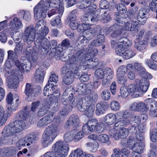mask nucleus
I'll list each match as a JSON object with an SVG mask.
<instances>
[{
    "label": "nucleus",
    "mask_w": 157,
    "mask_h": 157,
    "mask_svg": "<svg viewBox=\"0 0 157 157\" xmlns=\"http://www.w3.org/2000/svg\"><path fill=\"white\" fill-rule=\"evenodd\" d=\"M45 22L44 20H39L35 25L36 33L33 25H30L27 27L24 33V42L30 44L33 43L35 38L36 39L35 41H36L45 37L49 32V29L45 26Z\"/></svg>",
    "instance_id": "nucleus-1"
},
{
    "label": "nucleus",
    "mask_w": 157,
    "mask_h": 157,
    "mask_svg": "<svg viewBox=\"0 0 157 157\" xmlns=\"http://www.w3.org/2000/svg\"><path fill=\"white\" fill-rule=\"evenodd\" d=\"M26 124L22 121L16 120L11 122L4 127L1 133L4 138L11 139L12 136L20 132L25 128Z\"/></svg>",
    "instance_id": "nucleus-2"
},
{
    "label": "nucleus",
    "mask_w": 157,
    "mask_h": 157,
    "mask_svg": "<svg viewBox=\"0 0 157 157\" xmlns=\"http://www.w3.org/2000/svg\"><path fill=\"white\" fill-rule=\"evenodd\" d=\"M78 52L75 53L70 59L69 62L65 63L62 69V74L66 75L69 74H73L79 75L81 72L80 70L77 71L79 66L81 63L82 58H80V54Z\"/></svg>",
    "instance_id": "nucleus-3"
},
{
    "label": "nucleus",
    "mask_w": 157,
    "mask_h": 157,
    "mask_svg": "<svg viewBox=\"0 0 157 157\" xmlns=\"http://www.w3.org/2000/svg\"><path fill=\"white\" fill-rule=\"evenodd\" d=\"M59 0H52L50 3H46L43 0H41L34 8L33 13L34 18L38 20L45 18L47 13L50 7H57Z\"/></svg>",
    "instance_id": "nucleus-4"
},
{
    "label": "nucleus",
    "mask_w": 157,
    "mask_h": 157,
    "mask_svg": "<svg viewBox=\"0 0 157 157\" xmlns=\"http://www.w3.org/2000/svg\"><path fill=\"white\" fill-rule=\"evenodd\" d=\"M52 150L46 153L44 157H65L69 150V144L59 141L53 145Z\"/></svg>",
    "instance_id": "nucleus-5"
},
{
    "label": "nucleus",
    "mask_w": 157,
    "mask_h": 157,
    "mask_svg": "<svg viewBox=\"0 0 157 157\" xmlns=\"http://www.w3.org/2000/svg\"><path fill=\"white\" fill-rule=\"evenodd\" d=\"M59 132V127L51 124L45 130L42 135V145L44 147L49 145L58 135Z\"/></svg>",
    "instance_id": "nucleus-6"
},
{
    "label": "nucleus",
    "mask_w": 157,
    "mask_h": 157,
    "mask_svg": "<svg viewBox=\"0 0 157 157\" xmlns=\"http://www.w3.org/2000/svg\"><path fill=\"white\" fill-rule=\"evenodd\" d=\"M73 91L70 88H67L63 93L61 101L63 105H66L69 104L72 108L77 107L78 105L82 103L84 100L83 98L76 97L74 99L73 97Z\"/></svg>",
    "instance_id": "nucleus-7"
},
{
    "label": "nucleus",
    "mask_w": 157,
    "mask_h": 157,
    "mask_svg": "<svg viewBox=\"0 0 157 157\" xmlns=\"http://www.w3.org/2000/svg\"><path fill=\"white\" fill-rule=\"evenodd\" d=\"M89 49L88 50L87 53L86 54L85 51V48H83L82 46L79 45L78 48H76L75 53H77L78 52L80 53V58H82L81 60V63H84V60L86 59L91 58L92 57L96 56L98 53V50L95 48H89Z\"/></svg>",
    "instance_id": "nucleus-8"
},
{
    "label": "nucleus",
    "mask_w": 157,
    "mask_h": 157,
    "mask_svg": "<svg viewBox=\"0 0 157 157\" xmlns=\"http://www.w3.org/2000/svg\"><path fill=\"white\" fill-rule=\"evenodd\" d=\"M34 42L36 48L39 49L41 55H46L49 45V41L48 39L44 37L41 39L37 40Z\"/></svg>",
    "instance_id": "nucleus-9"
},
{
    "label": "nucleus",
    "mask_w": 157,
    "mask_h": 157,
    "mask_svg": "<svg viewBox=\"0 0 157 157\" xmlns=\"http://www.w3.org/2000/svg\"><path fill=\"white\" fill-rule=\"evenodd\" d=\"M7 107L9 111L13 112L17 109L19 99L18 98H14L13 94L10 92L7 95L6 99Z\"/></svg>",
    "instance_id": "nucleus-10"
},
{
    "label": "nucleus",
    "mask_w": 157,
    "mask_h": 157,
    "mask_svg": "<svg viewBox=\"0 0 157 157\" xmlns=\"http://www.w3.org/2000/svg\"><path fill=\"white\" fill-rule=\"evenodd\" d=\"M142 77L143 78L140 80L137 79V82L140 84V88L143 92H145L148 90L149 85V81L146 78L151 79L152 76L150 74L146 71Z\"/></svg>",
    "instance_id": "nucleus-11"
},
{
    "label": "nucleus",
    "mask_w": 157,
    "mask_h": 157,
    "mask_svg": "<svg viewBox=\"0 0 157 157\" xmlns=\"http://www.w3.org/2000/svg\"><path fill=\"white\" fill-rule=\"evenodd\" d=\"M33 115V113L29 107L26 106L23 109L20 111L16 115L15 117L19 121H26Z\"/></svg>",
    "instance_id": "nucleus-12"
},
{
    "label": "nucleus",
    "mask_w": 157,
    "mask_h": 157,
    "mask_svg": "<svg viewBox=\"0 0 157 157\" xmlns=\"http://www.w3.org/2000/svg\"><path fill=\"white\" fill-rule=\"evenodd\" d=\"M149 10L145 8H142L136 11L139 24L144 25L145 24L149 16Z\"/></svg>",
    "instance_id": "nucleus-13"
},
{
    "label": "nucleus",
    "mask_w": 157,
    "mask_h": 157,
    "mask_svg": "<svg viewBox=\"0 0 157 157\" xmlns=\"http://www.w3.org/2000/svg\"><path fill=\"white\" fill-rule=\"evenodd\" d=\"M90 68V65L87 63H81L79 66L78 68L77 71L80 70L81 71V73L78 76H80V80L83 82H87L89 79V76L88 74L83 72L85 70Z\"/></svg>",
    "instance_id": "nucleus-14"
},
{
    "label": "nucleus",
    "mask_w": 157,
    "mask_h": 157,
    "mask_svg": "<svg viewBox=\"0 0 157 157\" xmlns=\"http://www.w3.org/2000/svg\"><path fill=\"white\" fill-rule=\"evenodd\" d=\"M136 85L138 86V88L136 86L131 84L128 85L127 88L128 93L131 94L132 97L133 98L139 97L140 91L143 92L140 88V84L137 83V79L136 80Z\"/></svg>",
    "instance_id": "nucleus-15"
},
{
    "label": "nucleus",
    "mask_w": 157,
    "mask_h": 157,
    "mask_svg": "<svg viewBox=\"0 0 157 157\" xmlns=\"http://www.w3.org/2000/svg\"><path fill=\"white\" fill-rule=\"evenodd\" d=\"M120 47L117 48L116 50L117 55L122 56L125 59H128L133 57L135 55V52L132 49H129L127 50H122Z\"/></svg>",
    "instance_id": "nucleus-16"
},
{
    "label": "nucleus",
    "mask_w": 157,
    "mask_h": 157,
    "mask_svg": "<svg viewBox=\"0 0 157 157\" xmlns=\"http://www.w3.org/2000/svg\"><path fill=\"white\" fill-rule=\"evenodd\" d=\"M90 84L86 85L84 83H80L76 86V91L80 94L86 95L91 93V90L90 89Z\"/></svg>",
    "instance_id": "nucleus-17"
},
{
    "label": "nucleus",
    "mask_w": 157,
    "mask_h": 157,
    "mask_svg": "<svg viewBox=\"0 0 157 157\" xmlns=\"http://www.w3.org/2000/svg\"><path fill=\"white\" fill-rule=\"evenodd\" d=\"M50 101L47 99L43 101L42 106L40 107L37 113V115L39 117H42L46 114L49 108Z\"/></svg>",
    "instance_id": "nucleus-18"
},
{
    "label": "nucleus",
    "mask_w": 157,
    "mask_h": 157,
    "mask_svg": "<svg viewBox=\"0 0 157 157\" xmlns=\"http://www.w3.org/2000/svg\"><path fill=\"white\" fill-rule=\"evenodd\" d=\"M79 123V119L78 116L73 114L71 116L66 123L65 128H68L70 127H75L78 126Z\"/></svg>",
    "instance_id": "nucleus-19"
},
{
    "label": "nucleus",
    "mask_w": 157,
    "mask_h": 157,
    "mask_svg": "<svg viewBox=\"0 0 157 157\" xmlns=\"http://www.w3.org/2000/svg\"><path fill=\"white\" fill-rule=\"evenodd\" d=\"M12 77L8 78V86L10 88L15 89L18 86L19 80H21L20 79L23 78V76L21 74L17 76Z\"/></svg>",
    "instance_id": "nucleus-20"
},
{
    "label": "nucleus",
    "mask_w": 157,
    "mask_h": 157,
    "mask_svg": "<svg viewBox=\"0 0 157 157\" xmlns=\"http://www.w3.org/2000/svg\"><path fill=\"white\" fill-rule=\"evenodd\" d=\"M54 118L52 113H50L41 119L38 122L37 125L39 127L46 125L51 122Z\"/></svg>",
    "instance_id": "nucleus-21"
},
{
    "label": "nucleus",
    "mask_w": 157,
    "mask_h": 157,
    "mask_svg": "<svg viewBox=\"0 0 157 157\" xmlns=\"http://www.w3.org/2000/svg\"><path fill=\"white\" fill-rule=\"evenodd\" d=\"M101 32L99 33L98 35L97 39L92 41L89 44V48H91L93 47H99L102 45L104 43L105 40V37L104 34L101 33Z\"/></svg>",
    "instance_id": "nucleus-22"
},
{
    "label": "nucleus",
    "mask_w": 157,
    "mask_h": 157,
    "mask_svg": "<svg viewBox=\"0 0 157 157\" xmlns=\"http://www.w3.org/2000/svg\"><path fill=\"white\" fill-rule=\"evenodd\" d=\"M121 28V25L117 23H115L110 27L109 30L114 31L111 33V36L116 38H120L121 36V32L120 30Z\"/></svg>",
    "instance_id": "nucleus-23"
},
{
    "label": "nucleus",
    "mask_w": 157,
    "mask_h": 157,
    "mask_svg": "<svg viewBox=\"0 0 157 157\" xmlns=\"http://www.w3.org/2000/svg\"><path fill=\"white\" fill-rule=\"evenodd\" d=\"M43 94L45 96H48L49 95L52 96V100L58 101L59 99L60 94L58 90H56L52 92L51 90H48L47 87H45L44 88Z\"/></svg>",
    "instance_id": "nucleus-24"
},
{
    "label": "nucleus",
    "mask_w": 157,
    "mask_h": 157,
    "mask_svg": "<svg viewBox=\"0 0 157 157\" xmlns=\"http://www.w3.org/2000/svg\"><path fill=\"white\" fill-rule=\"evenodd\" d=\"M101 29L99 25H96L92 28L90 31H86V32L85 33L86 36L88 40H90L92 39L96 35L98 31L100 32Z\"/></svg>",
    "instance_id": "nucleus-25"
},
{
    "label": "nucleus",
    "mask_w": 157,
    "mask_h": 157,
    "mask_svg": "<svg viewBox=\"0 0 157 157\" xmlns=\"http://www.w3.org/2000/svg\"><path fill=\"white\" fill-rule=\"evenodd\" d=\"M125 24L123 28L125 31H134L137 29L138 23L136 21H126Z\"/></svg>",
    "instance_id": "nucleus-26"
},
{
    "label": "nucleus",
    "mask_w": 157,
    "mask_h": 157,
    "mask_svg": "<svg viewBox=\"0 0 157 157\" xmlns=\"http://www.w3.org/2000/svg\"><path fill=\"white\" fill-rule=\"evenodd\" d=\"M138 8L137 6L134 8V10L132 8L128 10L127 12V17L130 19V21H136V22L138 23L137 21V16L136 11L138 10Z\"/></svg>",
    "instance_id": "nucleus-27"
},
{
    "label": "nucleus",
    "mask_w": 157,
    "mask_h": 157,
    "mask_svg": "<svg viewBox=\"0 0 157 157\" xmlns=\"http://www.w3.org/2000/svg\"><path fill=\"white\" fill-rule=\"evenodd\" d=\"M10 26V29H11L12 30H17L22 27V24L19 18L15 17L11 21Z\"/></svg>",
    "instance_id": "nucleus-28"
},
{
    "label": "nucleus",
    "mask_w": 157,
    "mask_h": 157,
    "mask_svg": "<svg viewBox=\"0 0 157 157\" xmlns=\"http://www.w3.org/2000/svg\"><path fill=\"white\" fill-rule=\"evenodd\" d=\"M35 89L33 86L29 83H27L25 88V93L26 95L29 98H30V100L32 99H34L36 94Z\"/></svg>",
    "instance_id": "nucleus-29"
},
{
    "label": "nucleus",
    "mask_w": 157,
    "mask_h": 157,
    "mask_svg": "<svg viewBox=\"0 0 157 157\" xmlns=\"http://www.w3.org/2000/svg\"><path fill=\"white\" fill-rule=\"evenodd\" d=\"M55 55L59 57L61 60L64 62L66 61L68 59L69 56H67V53L64 52L62 48L59 46H58L56 49Z\"/></svg>",
    "instance_id": "nucleus-30"
},
{
    "label": "nucleus",
    "mask_w": 157,
    "mask_h": 157,
    "mask_svg": "<svg viewBox=\"0 0 157 157\" xmlns=\"http://www.w3.org/2000/svg\"><path fill=\"white\" fill-rule=\"evenodd\" d=\"M16 66L21 71H24L28 72L30 69L31 67V64L30 62L28 61L27 62H23L17 63Z\"/></svg>",
    "instance_id": "nucleus-31"
},
{
    "label": "nucleus",
    "mask_w": 157,
    "mask_h": 157,
    "mask_svg": "<svg viewBox=\"0 0 157 157\" xmlns=\"http://www.w3.org/2000/svg\"><path fill=\"white\" fill-rule=\"evenodd\" d=\"M95 20L94 19L93 14L90 12L85 13L81 17L82 21L92 25L95 24Z\"/></svg>",
    "instance_id": "nucleus-32"
},
{
    "label": "nucleus",
    "mask_w": 157,
    "mask_h": 157,
    "mask_svg": "<svg viewBox=\"0 0 157 157\" xmlns=\"http://www.w3.org/2000/svg\"><path fill=\"white\" fill-rule=\"evenodd\" d=\"M98 99V94L95 92L92 93L90 95L83 98V102H86L89 105H91L93 102H95Z\"/></svg>",
    "instance_id": "nucleus-33"
},
{
    "label": "nucleus",
    "mask_w": 157,
    "mask_h": 157,
    "mask_svg": "<svg viewBox=\"0 0 157 157\" xmlns=\"http://www.w3.org/2000/svg\"><path fill=\"white\" fill-rule=\"evenodd\" d=\"M69 157H94L91 154L86 155L80 149L77 148L74 152H72Z\"/></svg>",
    "instance_id": "nucleus-34"
},
{
    "label": "nucleus",
    "mask_w": 157,
    "mask_h": 157,
    "mask_svg": "<svg viewBox=\"0 0 157 157\" xmlns=\"http://www.w3.org/2000/svg\"><path fill=\"white\" fill-rule=\"evenodd\" d=\"M45 72L43 69L41 68L37 69L35 74V78L36 81L38 82L43 81Z\"/></svg>",
    "instance_id": "nucleus-35"
},
{
    "label": "nucleus",
    "mask_w": 157,
    "mask_h": 157,
    "mask_svg": "<svg viewBox=\"0 0 157 157\" xmlns=\"http://www.w3.org/2000/svg\"><path fill=\"white\" fill-rule=\"evenodd\" d=\"M103 121L107 124H112L116 121V116L113 113H109L104 117Z\"/></svg>",
    "instance_id": "nucleus-36"
},
{
    "label": "nucleus",
    "mask_w": 157,
    "mask_h": 157,
    "mask_svg": "<svg viewBox=\"0 0 157 157\" xmlns=\"http://www.w3.org/2000/svg\"><path fill=\"white\" fill-rule=\"evenodd\" d=\"M18 55L12 50H9L8 51V59H10V60L14 62L15 65L16 66L18 63L19 62V61L17 59Z\"/></svg>",
    "instance_id": "nucleus-37"
},
{
    "label": "nucleus",
    "mask_w": 157,
    "mask_h": 157,
    "mask_svg": "<svg viewBox=\"0 0 157 157\" xmlns=\"http://www.w3.org/2000/svg\"><path fill=\"white\" fill-rule=\"evenodd\" d=\"M147 42L146 41L141 40L136 43L134 44L135 48L138 51L143 52L146 48Z\"/></svg>",
    "instance_id": "nucleus-38"
},
{
    "label": "nucleus",
    "mask_w": 157,
    "mask_h": 157,
    "mask_svg": "<svg viewBox=\"0 0 157 157\" xmlns=\"http://www.w3.org/2000/svg\"><path fill=\"white\" fill-rule=\"evenodd\" d=\"M108 105L104 104L98 103L96 105V109L95 110V113L98 116L102 114L105 113V110L107 108Z\"/></svg>",
    "instance_id": "nucleus-39"
},
{
    "label": "nucleus",
    "mask_w": 157,
    "mask_h": 157,
    "mask_svg": "<svg viewBox=\"0 0 157 157\" xmlns=\"http://www.w3.org/2000/svg\"><path fill=\"white\" fill-rule=\"evenodd\" d=\"M75 131L74 129L65 133L63 136L65 141L67 142H69L74 139V135H75Z\"/></svg>",
    "instance_id": "nucleus-40"
},
{
    "label": "nucleus",
    "mask_w": 157,
    "mask_h": 157,
    "mask_svg": "<svg viewBox=\"0 0 157 157\" xmlns=\"http://www.w3.org/2000/svg\"><path fill=\"white\" fill-rule=\"evenodd\" d=\"M88 40L86 37H85L83 35H81L80 36L77 41V43H76L75 45V48H78V47L79 46H82L83 48H84V47H83V45L85 46V44H86L87 42H88Z\"/></svg>",
    "instance_id": "nucleus-41"
},
{
    "label": "nucleus",
    "mask_w": 157,
    "mask_h": 157,
    "mask_svg": "<svg viewBox=\"0 0 157 157\" xmlns=\"http://www.w3.org/2000/svg\"><path fill=\"white\" fill-rule=\"evenodd\" d=\"M74 80L73 74H69L65 75L63 79L62 82L67 85H70Z\"/></svg>",
    "instance_id": "nucleus-42"
},
{
    "label": "nucleus",
    "mask_w": 157,
    "mask_h": 157,
    "mask_svg": "<svg viewBox=\"0 0 157 157\" xmlns=\"http://www.w3.org/2000/svg\"><path fill=\"white\" fill-rule=\"evenodd\" d=\"M62 16L59 14L55 18L52 19L50 21L52 25L58 28L61 27L62 26V23L60 19V16Z\"/></svg>",
    "instance_id": "nucleus-43"
},
{
    "label": "nucleus",
    "mask_w": 157,
    "mask_h": 157,
    "mask_svg": "<svg viewBox=\"0 0 157 157\" xmlns=\"http://www.w3.org/2000/svg\"><path fill=\"white\" fill-rule=\"evenodd\" d=\"M145 106L147 107V110L155 107L156 106V103L152 98H147L144 101Z\"/></svg>",
    "instance_id": "nucleus-44"
},
{
    "label": "nucleus",
    "mask_w": 157,
    "mask_h": 157,
    "mask_svg": "<svg viewBox=\"0 0 157 157\" xmlns=\"http://www.w3.org/2000/svg\"><path fill=\"white\" fill-rule=\"evenodd\" d=\"M134 67L139 75L142 77L146 72V70L141 63H134Z\"/></svg>",
    "instance_id": "nucleus-45"
},
{
    "label": "nucleus",
    "mask_w": 157,
    "mask_h": 157,
    "mask_svg": "<svg viewBox=\"0 0 157 157\" xmlns=\"http://www.w3.org/2000/svg\"><path fill=\"white\" fill-rule=\"evenodd\" d=\"M98 141L101 143H105L107 145H109L111 143L109 136L106 134L99 135Z\"/></svg>",
    "instance_id": "nucleus-46"
},
{
    "label": "nucleus",
    "mask_w": 157,
    "mask_h": 157,
    "mask_svg": "<svg viewBox=\"0 0 157 157\" xmlns=\"http://www.w3.org/2000/svg\"><path fill=\"white\" fill-rule=\"evenodd\" d=\"M104 12H101L100 10H98L94 14H93L94 19L95 20V24L98 20H102L104 19Z\"/></svg>",
    "instance_id": "nucleus-47"
},
{
    "label": "nucleus",
    "mask_w": 157,
    "mask_h": 157,
    "mask_svg": "<svg viewBox=\"0 0 157 157\" xmlns=\"http://www.w3.org/2000/svg\"><path fill=\"white\" fill-rule=\"evenodd\" d=\"M8 118V115L5 113L3 107L0 105V122L5 124Z\"/></svg>",
    "instance_id": "nucleus-48"
},
{
    "label": "nucleus",
    "mask_w": 157,
    "mask_h": 157,
    "mask_svg": "<svg viewBox=\"0 0 157 157\" xmlns=\"http://www.w3.org/2000/svg\"><path fill=\"white\" fill-rule=\"evenodd\" d=\"M84 63H86L90 65V68L89 69L94 67L98 66V62L97 59H86L84 60Z\"/></svg>",
    "instance_id": "nucleus-49"
},
{
    "label": "nucleus",
    "mask_w": 157,
    "mask_h": 157,
    "mask_svg": "<svg viewBox=\"0 0 157 157\" xmlns=\"http://www.w3.org/2000/svg\"><path fill=\"white\" fill-rule=\"evenodd\" d=\"M130 123L128 120L123 119L117 121L114 125L113 128L115 130L117 129L116 128L120 126L125 127L128 125Z\"/></svg>",
    "instance_id": "nucleus-50"
},
{
    "label": "nucleus",
    "mask_w": 157,
    "mask_h": 157,
    "mask_svg": "<svg viewBox=\"0 0 157 157\" xmlns=\"http://www.w3.org/2000/svg\"><path fill=\"white\" fill-rule=\"evenodd\" d=\"M150 138L151 141L155 142L157 140V128L152 127L150 131Z\"/></svg>",
    "instance_id": "nucleus-51"
},
{
    "label": "nucleus",
    "mask_w": 157,
    "mask_h": 157,
    "mask_svg": "<svg viewBox=\"0 0 157 157\" xmlns=\"http://www.w3.org/2000/svg\"><path fill=\"white\" fill-rule=\"evenodd\" d=\"M144 147V144L143 142L136 143L135 146L133 147L134 150L135 151L133 152H135L139 154L142 153Z\"/></svg>",
    "instance_id": "nucleus-52"
},
{
    "label": "nucleus",
    "mask_w": 157,
    "mask_h": 157,
    "mask_svg": "<svg viewBox=\"0 0 157 157\" xmlns=\"http://www.w3.org/2000/svg\"><path fill=\"white\" fill-rule=\"evenodd\" d=\"M19 15H21L24 20L28 21L31 19V16L30 11L28 10H21L19 12Z\"/></svg>",
    "instance_id": "nucleus-53"
},
{
    "label": "nucleus",
    "mask_w": 157,
    "mask_h": 157,
    "mask_svg": "<svg viewBox=\"0 0 157 157\" xmlns=\"http://www.w3.org/2000/svg\"><path fill=\"white\" fill-rule=\"evenodd\" d=\"M25 138L27 143L29 142L32 144L35 143L38 139L36 134H29L27 135Z\"/></svg>",
    "instance_id": "nucleus-54"
},
{
    "label": "nucleus",
    "mask_w": 157,
    "mask_h": 157,
    "mask_svg": "<svg viewBox=\"0 0 157 157\" xmlns=\"http://www.w3.org/2000/svg\"><path fill=\"white\" fill-rule=\"evenodd\" d=\"M86 145L89 151L93 152H96L98 147V144L96 142H88L86 143Z\"/></svg>",
    "instance_id": "nucleus-55"
},
{
    "label": "nucleus",
    "mask_w": 157,
    "mask_h": 157,
    "mask_svg": "<svg viewBox=\"0 0 157 157\" xmlns=\"http://www.w3.org/2000/svg\"><path fill=\"white\" fill-rule=\"evenodd\" d=\"M9 33V30L7 29L0 32V41L1 42L5 43L6 42L7 40V35Z\"/></svg>",
    "instance_id": "nucleus-56"
},
{
    "label": "nucleus",
    "mask_w": 157,
    "mask_h": 157,
    "mask_svg": "<svg viewBox=\"0 0 157 157\" xmlns=\"http://www.w3.org/2000/svg\"><path fill=\"white\" fill-rule=\"evenodd\" d=\"M91 105L88 104L87 109H86L85 113V115L88 117H92L94 113L95 107L90 106Z\"/></svg>",
    "instance_id": "nucleus-57"
},
{
    "label": "nucleus",
    "mask_w": 157,
    "mask_h": 157,
    "mask_svg": "<svg viewBox=\"0 0 157 157\" xmlns=\"http://www.w3.org/2000/svg\"><path fill=\"white\" fill-rule=\"evenodd\" d=\"M129 121L130 124L135 126H138L141 122V120H140L138 115L132 116L131 117Z\"/></svg>",
    "instance_id": "nucleus-58"
},
{
    "label": "nucleus",
    "mask_w": 157,
    "mask_h": 157,
    "mask_svg": "<svg viewBox=\"0 0 157 157\" xmlns=\"http://www.w3.org/2000/svg\"><path fill=\"white\" fill-rule=\"evenodd\" d=\"M16 46L14 49V52L17 53L18 55H21L23 49V43L19 41L16 42Z\"/></svg>",
    "instance_id": "nucleus-59"
},
{
    "label": "nucleus",
    "mask_w": 157,
    "mask_h": 157,
    "mask_svg": "<svg viewBox=\"0 0 157 157\" xmlns=\"http://www.w3.org/2000/svg\"><path fill=\"white\" fill-rule=\"evenodd\" d=\"M77 11L76 10H74L72 11L71 13H70L67 18L66 22L67 24L69 22L75 20L76 18V13Z\"/></svg>",
    "instance_id": "nucleus-60"
},
{
    "label": "nucleus",
    "mask_w": 157,
    "mask_h": 157,
    "mask_svg": "<svg viewBox=\"0 0 157 157\" xmlns=\"http://www.w3.org/2000/svg\"><path fill=\"white\" fill-rule=\"evenodd\" d=\"M5 71H6L5 72V76L7 78L8 80V78H9L11 77H15L19 75V74L18 75V72L17 71L14 70H13L12 71L11 70L7 71V70Z\"/></svg>",
    "instance_id": "nucleus-61"
},
{
    "label": "nucleus",
    "mask_w": 157,
    "mask_h": 157,
    "mask_svg": "<svg viewBox=\"0 0 157 157\" xmlns=\"http://www.w3.org/2000/svg\"><path fill=\"white\" fill-rule=\"evenodd\" d=\"M42 103L43 102H41L38 101L33 102L30 110L32 112H34L36 109L40 108L41 106H42Z\"/></svg>",
    "instance_id": "nucleus-62"
},
{
    "label": "nucleus",
    "mask_w": 157,
    "mask_h": 157,
    "mask_svg": "<svg viewBox=\"0 0 157 157\" xmlns=\"http://www.w3.org/2000/svg\"><path fill=\"white\" fill-rule=\"evenodd\" d=\"M58 78L57 75H56L54 74H52L50 76L48 82L45 87H47V86H49L50 84L51 83V82H53L55 83H57V82L58 81Z\"/></svg>",
    "instance_id": "nucleus-63"
},
{
    "label": "nucleus",
    "mask_w": 157,
    "mask_h": 157,
    "mask_svg": "<svg viewBox=\"0 0 157 157\" xmlns=\"http://www.w3.org/2000/svg\"><path fill=\"white\" fill-rule=\"evenodd\" d=\"M37 51L36 49L33 47L28 46L25 50V54L27 57H29L31 56L34 52Z\"/></svg>",
    "instance_id": "nucleus-64"
}]
</instances>
